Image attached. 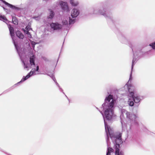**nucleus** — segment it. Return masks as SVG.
Instances as JSON below:
<instances>
[{
	"instance_id": "nucleus-1",
	"label": "nucleus",
	"mask_w": 155,
	"mask_h": 155,
	"mask_svg": "<svg viewBox=\"0 0 155 155\" xmlns=\"http://www.w3.org/2000/svg\"><path fill=\"white\" fill-rule=\"evenodd\" d=\"M116 101L113 99L112 95L110 94L104 100V103L102 104L101 108H103L104 111L103 114L102 111H100V113L102 114L104 120L105 131L106 133L107 138L106 141L107 144V147L106 152V155H110L111 153L114 152V150L112 148L109 147L110 146L109 142V136H110L112 141L111 138V136L113 137L116 136L115 135L118 134H120V138L122 140L121 134L120 133H114L110 127L107 124L108 121L114 119L116 117L114 114V105ZM113 142V141H112ZM115 147V144H114Z\"/></svg>"
},
{
	"instance_id": "nucleus-2",
	"label": "nucleus",
	"mask_w": 155,
	"mask_h": 155,
	"mask_svg": "<svg viewBox=\"0 0 155 155\" xmlns=\"http://www.w3.org/2000/svg\"><path fill=\"white\" fill-rule=\"evenodd\" d=\"M119 108L121 113V123L123 129H127L128 127L130 129L131 127L139 125L138 117L135 114L128 112L121 106L119 107Z\"/></svg>"
},
{
	"instance_id": "nucleus-3",
	"label": "nucleus",
	"mask_w": 155,
	"mask_h": 155,
	"mask_svg": "<svg viewBox=\"0 0 155 155\" xmlns=\"http://www.w3.org/2000/svg\"><path fill=\"white\" fill-rule=\"evenodd\" d=\"M132 72H131L129 78V80L128 82L124 86L125 89H127L128 90L129 94L128 96L129 97L131 98L136 103H139L141 100L144 98L143 96H140L137 94V91L136 89L134 87L131 86L129 83L130 81L132 79Z\"/></svg>"
},
{
	"instance_id": "nucleus-4",
	"label": "nucleus",
	"mask_w": 155,
	"mask_h": 155,
	"mask_svg": "<svg viewBox=\"0 0 155 155\" xmlns=\"http://www.w3.org/2000/svg\"><path fill=\"white\" fill-rule=\"evenodd\" d=\"M114 137L111 136V138L114 144H115V155H124V153L122 151H120L119 148L121 147L122 145L123 141L121 140L120 134H116Z\"/></svg>"
},
{
	"instance_id": "nucleus-5",
	"label": "nucleus",
	"mask_w": 155,
	"mask_h": 155,
	"mask_svg": "<svg viewBox=\"0 0 155 155\" xmlns=\"http://www.w3.org/2000/svg\"><path fill=\"white\" fill-rule=\"evenodd\" d=\"M90 14H99L103 15L106 18L108 21L113 22V18L111 14L107 13L105 12V9L103 8L98 9L97 8H91L89 11Z\"/></svg>"
},
{
	"instance_id": "nucleus-6",
	"label": "nucleus",
	"mask_w": 155,
	"mask_h": 155,
	"mask_svg": "<svg viewBox=\"0 0 155 155\" xmlns=\"http://www.w3.org/2000/svg\"><path fill=\"white\" fill-rule=\"evenodd\" d=\"M80 12V11L78 9L74 8L72 9L71 12V17H69V24H73L75 22L76 18L79 15Z\"/></svg>"
},
{
	"instance_id": "nucleus-7",
	"label": "nucleus",
	"mask_w": 155,
	"mask_h": 155,
	"mask_svg": "<svg viewBox=\"0 0 155 155\" xmlns=\"http://www.w3.org/2000/svg\"><path fill=\"white\" fill-rule=\"evenodd\" d=\"M8 28H9V31H10V34L12 38V39L13 42L14 43V44L15 46V48L17 50V51L18 52V54L19 55V56L20 57V58H21L22 55L19 51V49L18 47V46L16 44L15 41L14 40L13 38V37L14 36V29L10 25H8Z\"/></svg>"
},
{
	"instance_id": "nucleus-8",
	"label": "nucleus",
	"mask_w": 155,
	"mask_h": 155,
	"mask_svg": "<svg viewBox=\"0 0 155 155\" xmlns=\"http://www.w3.org/2000/svg\"><path fill=\"white\" fill-rule=\"evenodd\" d=\"M39 69V67L38 65H37L36 67V69L35 68H33L31 69V71L26 76H24L23 78L21 79V80L19 82L17 83V84H18L21 82H23L27 80L31 76H32L34 74H35V71H38Z\"/></svg>"
},
{
	"instance_id": "nucleus-9",
	"label": "nucleus",
	"mask_w": 155,
	"mask_h": 155,
	"mask_svg": "<svg viewBox=\"0 0 155 155\" xmlns=\"http://www.w3.org/2000/svg\"><path fill=\"white\" fill-rule=\"evenodd\" d=\"M63 0H60L58 2L59 4L61 6L62 11L64 12H68L69 11V9L67 3L63 1ZM65 1V0H64Z\"/></svg>"
},
{
	"instance_id": "nucleus-10",
	"label": "nucleus",
	"mask_w": 155,
	"mask_h": 155,
	"mask_svg": "<svg viewBox=\"0 0 155 155\" xmlns=\"http://www.w3.org/2000/svg\"><path fill=\"white\" fill-rule=\"evenodd\" d=\"M51 28L54 31H59L62 29V25L58 22H52L50 24Z\"/></svg>"
},
{
	"instance_id": "nucleus-11",
	"label": "nucleus",
	"mask_w": 155,
	"mask_h": 155,
	"mask_svg": "<svg viewBox=\"0 0 155 155\" xmlns=\"http://www.w3.org/2000/svg\"><path fill=\"white\" fill-rule=\"evenodd\" d=\"M131 48H132V50L133 52L134 53V57L133 58V59L132 60V66H131V71H132V70L133 69V67H134V65L135 64V63L136 62L137 60L136 59V56L137 55V54H136V53H134V51L133 49L132 48V47H131Z\"/></svg>"
},
{
	"instance_id": "nucleus-12",
	"label": "nucleus",
	"mask_w": 155,
	"mask_h": 155,
	"mask_svg": "<svg viewBox=\"0 0 155 155\" xmlns=\"http://www.w3.org/2000/svg\"><path fill=\"white\" fill-rule=\"evenodd\" d=\"M1 1H2V2L3 3H4V4H5L6 5H7L8 6L10 7V8H12V9H19V8L16 7V6H15L12 4H10L5 1H3V0H1Z\"/></svg>"
},
{
	"instance_id": "nucleus-13",
	"label": "nucleus",
	"mask_w": 155,
	"mask_h": 155,
	"mask_svg": "<svg viewBox=\"0 0 155 155\" xmlns=\"http://www.w3.org/2000/svg\"><path fill=\"white\" fill-rule=\"evenodd\" d=\"M35 57L34 55L31 56L30 58L29 61L30 62V64L31 65V66H32L33 65H35Z\"/></svg>"
},
{
	"instance_id": "nucleus-14",
	"label": "nucleus",
	"mask_w": 155,
	"mask_h": 155,
	"mask_svg": "<svg viewBox=\"0 0 155 155\" xmlns=\"http://www.w3.org/2000/svg\"><path fill=\"white\" fill-rule=\"evenodd\" d=\"M70 2L73 6H77L78 4V2L77 0H70Z\"/></svg>"
},
{
	"instance_id": "nucleus-15",
	"label": "nucleus",
	"mask_w": 155,
	"mask_h": 155,
	"mask_svg": "<svg viewBox=\"0 0 155 155\" xmlns=\"http://www.w3.org/2000/svg\"><path fill=\"white\" fill-rule=\"evenodd\" d=\"M62 26H68V25H70L69 24V21H68V19H63L62 21Z\"/></svg>"
},
{
	"instance_id": "nucleus-16",
	"label": "nucleus",
	"mask_w": 155,
	"mask_h": 155,
	"mask_svg": "<svg viewBox=\"0 0 155 155\" xmlns=\"http://www.w3.org/2000/svg\"><path fill=\"white\" fill-rule=\"evenodd\" d=\"M16 34L17 36L20 38L22 39L24 37V35L21 31H17L16 32Z\"/></svg>"
},
{
	"instance_id": "nucleus-17",
	"label": "nucleus",
	"mask_w": 155,
	"mask_h": 155,
	"mask_svg": "<svg viewBox=\"0 0 155 155\" xmlns=\"http://www.w3.org/2000/svg\"><path fill=\"white\" fill-rule=\"evenodd\" d=\"M129 99L128 101V103L130 106H133L134 104V101L132 100L131 98L129 97Z\"/></svg>"
},
{
	"instance_id": "nucleus-18",
	"label": "nucleus",
	"mask_w": 155,
	"mask_h": 155,
	"mask_svg": "<svg viewBox=\"0 0 155 155\" xmlns=\"http://www.w3.org/2000/svg\"><path fill=\"white\" fill-rule=\"evenodd\" d=\"M49 11L50 12V13H49L50 15L48 16V19H52L54 16V13L52 11V10L50 9H49Z\"/></svg>"
},
{
	"instance_id": "nucleus-19",
	"label": "nucleus",
	"mask_w": 155,
	"mask_h": 155,
	"mask_svg": "<svg viewBox=\"0 0 155 155\" xmlns=\"http://www.w3.org/2000/svg\"><path fill=\"white\" fill-rule=\"evenodd\" d=\"M0 20L7 23L8 22V20L6 18L4 15H2L0 14Z\"/></svg>"
},
{
	"instance_id": "nucleus-20",
	"label": "nucleus",
	"mask_w": 155,
	"mask_h": 155,
	"mask_svg": "<svg viewBox=\"0 0 155 155\" xmlns=\"http://www.w3.org/2000/svg\"><path fill=\"white\" fill-rule=\"evenodd\" d=\"M26 28L27 30L24 31L25 33L27 35H31L30 33L29 32V31L30 29H31V28H29L28 26L26 27Z\"/></svg>"
},
{
	"instance_id": "nucleus-21",
	"label": "nucleus",
	"mask_w": 155,
	"mask_h": 155,
	"mask_svg": "<svg viewBox=\"0 0 155 155\" xmlns=\"http://www.w3.org/2000/svg\"><path fill=\"white\" fill-rule=\"evenodd\" d=\"M12 21L13 23L15 24H18V20L16 19V18L15 17H13L12 18Z\"/></svg>"
},
{
	"instance_id": "nucleus-22",
	"label": "nucleus",
	"mask_w": 155,
	"mask_h": 155,
	"mask_svg": "<svg viewBox=\"0 0 155 155\" xmlns=\"http://www.w3.org/2000/svg\"><path fill=\"white\" fill-rule=\"evenodd\" d=\"M22 61L23 64L24 68L27 69L29 68V66H30V64H26L23 61Z\"/></svg>"
},
{
	"instance_id": "nucleus-23",
	"label": "nucleus",
	"mask_w": 155,
	"mask_h": 155,
	"mask_svg": "<svg viewBox=\"0 0 155 155\" xmlns=\"http://www.w3.org/2000/svg\"><path fill=\"white\" fill-rule=\"evenodd\" d=\"M127 39L124 37H122L121 39V41L122 43H124L125 44H127Z\"/></svg>"
},
{
	"instance_id": "nucleus-24",
	"label": "nucleus",
	"mask_w": 155,
	"mask_h": 155,
	"mask_svg": "<svg viewBox=\"0 0 155 155\" xmlns=\"http://www.w3.org/2000/svg\"><path fill=\"white\" fill-rule=\"evenodd\" d=\"M150 46H151L153 49H155V42L150 44Z\"/></svg>"
},
{
	"instance_id": "nucleus-25",
	"label": "nucleus",
	"mask_w": 155,
	"mask_h": 155,
	"mask_svg": "<svg viewBox=\"0 0 155 155\" xmlns=\"http://www.w3.org/2000/svg\"><path fill=\"white\" fill-rule=\"evenodd\" d=\"M31 44V47L33 49H34L35 48V45L36 44L35 43L34 41H32Z\"/></svg>"
},
{
	"instance_id": "nucleus-26",
	"label": "nucleus",
	"mask_w": 155,
	"mask_h": 155,
	"mask_svg": "<svg viewBox=\"0 0 155 155\" xmlns=\"http://www.w3.org/2000/svg\"><path fill=\"white\" fill-rule=\"evenodd\" d=\"M47 75L48 76H50L51 77V78H52V79L54 81V82H55L56 81V80L55 78L54 77V76H51L49 74H47Z\"/></svg>"
},
{
	"instance_id": "nucleus-27",
	"label": "nucleus",
	"mask_w": 155,
	"mask_h": 155,
	"mask_svg": "<svg viewBox=\"0 0 155 155\" xmlns=\"http://www.w3.org/2000/svg\"><path fill=\"white\" fill-rule=\"evenodd\" d=\"M40 17L39 16H37V17H34L33 18L35 19L36 20H38L40 19Z\"/></svg>"
},
{
	"instance_id": "nucleus-28",
	"label": "nucleus",
	"mask_w": 155,
	"mask_h": 155,
	"mask_svg": "<svg viewBox=\"0 0 155 155\" xmlns=\"http://www.w3.org/2000/svg\"><path fill=\"white\" fill-rule=\"evenodd\" d=\"M55 83H56V84L59 87H60V86L58 84L57 82L56 81L55 82Z\"/></svg>"
},
{
	"instance_id": "nucleus-29",
	"label": "nucleus",
	"mask_w": 155,
	"mask_h": 155,
	"mask_svg": "<svg viewBox=\"0 0 155 155\" xmlns=\"http://www.w3.org/2000/svg\"><path fill=\"white\" fill-rule=\"evenodd\" d=\"M59 89L62 92L63 91V90L60 87H59Z\"/></svg>"
},
{
	"instance_id": "nucleus-30",
	"label": "nucleus",
	"mask_w": 155,
	"mask_h": 155,
	"mask_svg": "<svg viewBox=\"0 0 155 155\" xmlns=\"http://www.w3.org/2000/svg\"><path fill=\"white\" fill-rule=\"evenodd\" d=\"M96 108H97V109H98V108L96 107Z\"/></svg>"
},
{
	"instance_id": "nucleus-31",
	"label": "nucleus",
	"mask_w": 155,
	"mask_h": 155,
	"mask_svg": "<svg viewBox=\"0 0 155 155\" xmlns=\"http://www.w3.org/2000/svg\"><path fill=\"white\" fill-rule=\"evenodd\" d=\"M4 8V9L5 10V8Z\"/></svg>"
}]
</instances>
